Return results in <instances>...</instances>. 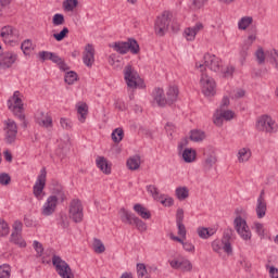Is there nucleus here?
<instances>
[{
  "label": "nucleus",
  "instance_id": "f257e3e1",
  "mask_svg": "<svg viewBox=\"0 0 278 278\" xmlns=\"http://www.w3.org/2000/svg\"><path fill=\"white\" fill-rule=\"evenodd\" d=\"M195 67L200 70V86L205 97H214L216 94V81L205 73V65L195 63Z\"/></svg>",
  "mask_w": 278,
  "mask_h": 278
},
{
  "label": "nucleus",
  "instance_id": "f03ea898",
  "mask_svg": "<svg viewBox=\"0 0 278 278\" xmlns=\"http://www.w3.org/2000/svg\"><path fill=\"white\" fill-rule=\"evenodd\" d=\"M111 49H114L116 53L119 55H126V53H130L132 55H138L140 53V45L134 38H129L127 41H116L110 45Z\"/></svg>",
  "mask_w": 278,
  "mask_h": 278
},
{
  "label": "nucleus",
  "instance_id": "7ed1b4c3",
  "mask_svg": "<svg viewBox=\"0 0 278 278\" xmlns=\"http://www.w3.org/2000/svg\"><path fill=\"white\" fill-rule=\"evenodd\" d=\"M8 108L14 116L24 123V127H27V124L25 123V108L23 99H21V91H14L12 98L8 100Z\"/></svg>",
  "mask_w": 278,
  "mask_h": 278
},
{
  "label": "nucleus",
  "instance_id": "20e7f679",
  "mask_svg": "<svg viewBox=\"0 0 278 278\" xmlns=\"http://www.w3.org/2000/svg\"><path fill=\"white\" fill-rule=\"evenodd\" d=\"M119 218L122 223H125L126 225H135L141 233L147 231V223L136 216V214L127 211L125 207L119 210Z\"/></svg>",
  "mask_w": 278,
  "mask_h": 278
},
{
  "label": "nucleus",
  "instance_id": "39448f33",
  "mask_svg": "<svg viewBox=\"0 0 278 278\" xmlns=\"http://www.w3.org/2000/svg\"><path fill=\"white\" fill-rule=\"evenodd\" d=\"M170 18H173V13H170L169 11H164L162 15L156 17L154 30L157 36H164V34L168 31Z\"/></svg>",
  "mask_w": 278,
  "mask_h": 278
},
{
  "label": "nucleus",
  "instance_id": "423d86ee",
  "mask_svg": "<svg viewBox=\"0 0 278 278\" xmlns=\"http://www.w3.org/2000/svg\"><path fill=\"white\" fill-rule=\"evenodd\" d=\"M52 264L55 267L58 275L62 278H74L73 270L66 261L62 260V257L58 255L52 256Z\"/></svg>",
  "mask_w": 278,
  "mask_h": 278
},
{
  "label": "nucleus",
  "instance_id": "0eeeda50",
  "mask_svg": "<svg viewBox=\"0 0 278 278\" xmlns=\"http://www.w3.org/2000/svg\"><path fill=\"white\" fill-rule=\"evenodd\" d=\"M47 186V168H41L39 176L33 187V194L38 199V201H42L45 197V187Z\"/></svg>",
  "mask_w": 278,
  "mask_h": 278
},
{
  "label": "nucleus",
  "instance_id": "6e6552de",
  "mask_svg": "<svg viewBox=\"0 0 278 278\" xmlns=\"http://www.w3.org/2000/svg\"><path fill=\"white\" fill-rule=\"evenodd\" d=\"M233 227L237 231L238 236H240L243 240H251L252 233L251 228H249V224H247V219L242 218V216H237L233 220Z\"/></svg>",
  "mask_w": 278,
  "mask_h": 278
},
{
  "label": "nucleus",
  "instance_id": "1a4fd4ad",
  "mask_svg": "<svg viewBox=\"0 0 278 278\" xmlns=\"http://www.w3.org/2000/svg\"><path fill=\"white\" fill-rule=\"evenodd\" d=\"M68 214L74 223H81L84 220V205L81 204V200L73 199L70 202Z\"/></svg>",
  "mask_w": 278,
  "mask_h": 278
},
{
  "label": "nucleus",
  "instance_id": "9d476101",
  "mask_svg": "<svg viewBox=\"0 0 278 278\" xmlns=\"http://www.w3.org/2000/svg\"><path fill=\"white\" fill-rule=\"evenodd\" d=\"M4 125V142L7 144H14L18 135V126L14 119H7Z\"/></svg>",
  "mask_w": 278,
  "mask_h": 278
},
{
  "label": "nucleus",
  "instance_id": "9b49d317",
  "mask_svg": "<svg viewBox=\"0 0 278 278\" xmlns=\"http://www.w3.org/2000/svg\"><path fill=\"white\" fill-rule=\"evenodd\" d=\"M256 129L258 131H265L266 134H275L277 131V123L273 119V117L268 115H263L258 118L256 123Z\"/></svg>",
  "mask_w": 278,
  "mask_h": 278
},
{
  "label": "nucleus",
  "instance_id": "f8f14e48",
  "mask_svg": "<svg viewBox=\"0 0 278 278\" xmlns=\"http://www.w3.org/2000/svg\"><path fill=\"white\" fill-rule=\"evenodd\" d=\"M124 79L128 86V88H138V81L140 79V75L131 65H126L124 68Z\"/></svg>",
  "mask_w": 278,
  "mask_h": 278
},
{
  "label": "nucleus",
  "instance_id": "ddd939ff",
  "mask_svg": "<svg viewBox=\"0 0 278 278\" xmlns=\"http://www.w3.org/2000/svg\"><path fill=\"white\" fill-rule=\"evenodd\" d=\"M203 60L204 68H210V71H213V73H218V71H220V68L223 67V61L214 54L206 53L204 54ZM203 73H205V70L203 71Z\"/></svg>",
  "mask_w": 278,
  "mask_h": 278
},
{
  "label": "nucleus",
  "instance_id": "4468645a",
  "mask_svg": "<svg viewBox=\"0 0 278 278\" xmlns=\"http://www.w3.org/2000/svg\"><path fill=\"white\" fill-rule=\"evenodd\" d=\"M0 36L5 45H12V42H18V30L12 26H3L0 31Z\"/></svg>",
  "mask_w": 278,
  "mask_h": 278
},
{
  "label": "nucleus",
  "instance_id": "2eb2a0df",
  "mask_svg": "<svg viewBox=\"0 0 278 278\" xmlns=\"http://www.w3.org/2000/svg\"><path fill=\"white\" fill-rule=\"evenodd\" d=\"M255 40H257V35L255 33H252L243 41V45L241 46V48L239 50L241 64H244L247 58H249V49H251V47H253V42H255Z\"/></svg>",
  "mask_w": 278,
  "mask_h": 278
},
{
  "label": "nucleus",
  "instance_id": "dca6fc26",
  "mask_svg": "<svg viewBox=\"0 0 278 278\" xmlns=\"http://www.w3.org/2000/svg\"><path fill=\"white\" fill-rule=\"evenodd\" d=\"M55 210H58V199L55 195H49L41 208V215L53 216Z\"/></svg>",
  "mask_w": 278,
  "mask_h": 278
},
{
  "label": "nucleus",
  "instance_id": "f3484780",
  "mask_svg": "<svg viewBox=\"0 0 278 278\" xmlns=\"http://www.w3.org/2000/svg\"><path fill=\"white\" fill-rule=\"evenodd\" d=\"M152 98L153 102L159 105V108H166L168 105V100L166 99V96L164 94V89L156 87L152 91Z\"/></svg>",
  "mask_w": 278,
  "mask_h": 278
},
{
  "label": "nucleus",
  "instance_id": "a211bd4d",
  "mask_svg": "<svg viewBox=\"0 0 278 278\" xmlns=\"http://www.w3.org/2000/svg\"><path fill=\"white\" fill-rule=\"evenodd\" d=\"M16 58L14 52H3L0 56V68H12V64L16 62Z\"/></svg>",
  "mask_w": 278,
  "mask_h": 278
},
{
  "label": "nucleus",
  "instance_id": "6ab92c4d",
  "mask_svg": "<svg viewBox=\"0 0 278 278\" xmlns=\"http://www.w3.org/2000/svg\"><path fill=\"white\" fill-rule=\"evenodd\" d=\"M83 62L88 66V68H92V65L94 64V47L91 43H88L85 47Z\"/></svg>",
  "mask_w": 278,
  "mask_h": 278
},
{
  "label": "nucleus",
  "instance_id": "aec40b11",
  "mask_svg": "<svg viewBox=\"0 0 278 278\" xmlns=\"http://www.w3.org/2000/svg\"><path fill=\"white\" fill-rule=\"evenodd\" d=\"M202 29L203 23L201 22L197 23L193 27L186 28L184 33L186 40L192 42V40L197 38V34H199V31H202Z\"/></svg>",
  "mask_w": 278,
  "mask_h": 278
},
{
  "label": "nucleus",
  "instance_id": "412c9836",
  "mask_svg": "<svg viewBox=\"0 0 278 278\" xmlns=\"http://www.w3.org/2000/svg\"><path fill=\"white\" fill-rule=\"evenodd\" d=\"M36 121L38 123V125H40V127H53V118L50 117V115H48V113L45 114V112H39Z\"/></svg>",
  "mask_w": 278,
  "mask_h": 278
},
{
  "label": "nucleus",
  "instance_id": "4be33fe9",
  "mask_svg": "<svg viewBox=\"0 0 278 278\" xmlns=\"http://www.w3.org/2000/svg\"><path fill=\"white\" fill-rule=\"evenodd\" d=\"M179 97V88L177 86H169L166 91L167 105H173L177 102Z\"/></svg>",
  "mask_w": 278,
  "mask_h": 278
},
{
  "label": "nucleus",
  "instance_id": "5701e85b",
  "mask_svg": "<svg viewBox=\"0 0 278 278\" xmlns=\"http://www.w3.org/2000/svg\"><path fill=\"white\" fill-rule=\"evenodd\" d=\"M96 164L105 175H110L112 173V167L108 164V160L104 156H98Z\"/></svg>",
  "mask_w": 278,
  "mask_h": 278
},
{
  "label": "nucleus",
  "instance_id": "b1692460",
  "mask_svg": "<svg viewBox=\"0 0 278 278\" xmlns=\"http://www.w3.org/2000/svg\"><path fill=\"white\" fill-rule=\"evenodd\" d=\"M217 162H218V159L216 157V153L212 152L211 154H208L203 163L204 172L208 173V170H212V167Z\"/></svg>",
  "mask_w": 278,
  "mask_h": 278
},
{
  "label": "nucleus",
  "instance_id": "393cba45",
  "mask_svg": "<svg viewBox=\"0 0 278 278\" xmlns=\"http://www.w3.org/2000/svg\"><path fill=\"white\" fill-rule=\"evenodd\" d=\"M197 233L202 240H207V238H212L216 233V230L214 228L198 227Z\"/></svg>",
  "mask_w": 278,
  "mask_h": 278
},
{
  "label": "nucleus",
  "instance_id": "a878e982",
  "mask_svg": "<svg viewBox=\"0 0 278 278\" xmlns=\"http://www.w3.org/2000/svg\"><path fill=\"white\" fill-rule=\"evenodd\" d=\"M134 210L136 214L144 220H149V218H151V212L147 210V207L142 206V204H135Z\"/></svg>",
  "mask_w": 278,
  "mask_h": 278
},
{
  "label": "nucleus",
  "instance_id": "bb28decb",
  "mask_svg": "<svg viewBox=\"0 0 278 278\" xmlns=\"http://www.w3.org/2000/svg\"><path fill=\"white\" fill-rule=\"evenodd\" d=\"M182 159L187 164H191L197 160V151L192 148H186L182 152Z\"/></svg>",
  "mask_w": 278,
  "mask_h": 278
},
{
  "label": "nucleus",
  "instance_id": "cd10ccee",
  "mask_svg": "<svg viewBox=\"0 0 278 278\" xmlns=\"http://www.w3.org/2000/svg\"><path fill=\"white\" fill-rule=\"evenodd\" d=\"M10 241L13 242V244H16L17 247H21V249H25V247H27V243L23 239L21 232H12Z\"/></svg>",
  "mask_w": 278,
  "mask_h": 278
},
{
  "label": "nucleus",
  "instance_id": "c85d7f7f",
  "mask_svg": "<svg viewBox=\"0 0 278 278\" xmlns=\"http://www.w3.org/2000/svg\"><path fill=\"white\" fill-rule=\"evenodd\" d=\"M50 55V61L53 62L54 64H58L61 71H68V65L56 53L51 52Z\"/></svg>",
  "mask_w": 278,
  "mask_h": 278
},
{
  "label": "nucleus",
  "instance_id": "c756f323",
  "mask_svg": "<svg viewBox=\"0 0 278 278\" xmlns=\"http://www.w3.org/2000/svg\"><path fill=\"white\" fill-rule=\"evenodd\" d=\"M51 197H56L58 203H64L66 200V193L64 192V187L61 185L53 188V194Z\"/></svg>",
  "mask_w": 278,
  "mask_h": 278
},
{
  "label": "nucleus",
  "instance_id": "7c9ffc66",
  "mask_svg": "<svg viewBox=\"0 0 278 278\" xmlns=\"http://www.w3.org/2000/svg\"><path fill=\"white\" fill-rule=\"evenodd\" d=\"M205 137V131L203 130L194 129L190 131V140H192V142H203Z\"/></svg>",
  "mask_w": 278,
  "mask_h": 278
},
{
  "label": "nucleus",
  "instance_id": "2f4dec72",
  "mask_svg": "<svg viewBox=\"0 0 278 278\" xmlns=\"http://www.w3.org/2000/svg\"><path fill=\"white\" fill-rule=\"evenodd\" d=\"M78 121L80 123H86V116H88V104L81 103L77 105Z\"/></svg>",
  "mask_w": 278,
  "mask_h": 278
},
{
  "label": "nucleus",
  "instance_id": "473e14b6",
  "mask_svg": "<svg viewBox=\"0 0 278 278\" xmlns=\"http://www.w3.org/2000/svg\"><path fill=\"white\" fill-rule=\"evenodd\" d=\"M266 201L257 200L256 201V216L257 218H264L266 216Z\"/></svg>",
  "mask_w": 278,
  "mask_h": 278
},
{
  "label": "nucleus",
  "instance_id": "72a5a7b5",
  "mask_svg": "<svg viewBox=\"0 0 278 278\" xmlns=\"http://www.w3.org/2000/svg\"><path fill=\"white\" fill-rule=\"evenodd\" d=\"M127 167L129 170H138L140 168V156L135 155L127 160Z\"/></svg>",
  "mask_w": 278,
  "mask_h": 278
},
{
  "label": "nucleus",
  "instance_id": "f704fd0d",
  "mask_svg": "<svg viewBox=\"0 0 278 278\" xmlns=\"http://www.w3.org/2000/svg\"><path fill=\"white\" fill-rule=\"evenodd\" d=\"M111 138L113 142L118 144V142H122L123 138H125V131L123 130V128H115L111 135Z\"/></svg>",
  "mask_w": 278,
  "mask_h": 278
},
{
  "label": "nucleus",
  "instance_id": "c9c22d12",
  "mask_svg": "<svg viewBox=\"0 0 278 278\" xmlns=\"http://www.w3.org/2000/svg\"><path fill=\"white\" fill-rule=\"evenodd\" d=\"M176 197L179 201H186L190 197V191L187 187H178L176 188Z\"/></svg>",
  "mask_w": 278,
  "mask_h": 278
},
{
  "label": "nucleus",
  "instance_id": "e433bc0d",
  "mask_svg": "<svg viewBox=\"0 0 278 278\" xmlns=\"http://www.w3.org/2000/svg\"><path fill=\"white\" fill-rule=\"evenodd\" d=\"M249 160H251V150L243 148L240 149L238 152V161L239 162H249Z\"/></svg>",
  "mask_w": 278,
  "mask_h": 278
},
{
  "label": "nucleus",
  "instance_id": "4c0bfd02",
  "mask_svg": "<svg viewBox=\"0 0 278 278\" xmlns=\"http://www.w3.org/2000/svg\"><path fill=\"white\" fill-rule=\"evenodd\" d=\"M253 23V17L252 16H243L240 18L238 22V27L241 30H244Z\"/></svg>",
  "mask_w": 278,
  "mask_h": 278
},
{
  "label": "nucleus",
  "instance_id": "58836bf2",
  "mask_svg": "<svg viewBox=\"0 0 278 278\" xmlns=\"http://www.w3.org/2000/svg\"><path fill=\"white\" fill-rule=\"evenodd\" d=\"M21 49H22L24 55H29V53H31V51H34V43H31V40L26 39L24 42H22Z\"/></svg>",
  "mask_w": 278,
  "mask_h": 278
},
{
  "label": "nucleus",
  "instance_id": "ea45409f",
  "mask_svg": "<svg viewBox=\"0 0 278 278\" xmlns=\"http://www.w3.org/2000/svg\"><path fill=\"white\" fill-rule=\"evenodd\" d=\"M93 251L94 253L101 254L105 253V245L103 244V241H101L98 238L93 239Z\"/></svg>",
  "mask_w": 278,
  "mask_h": 278
},
{
  "label": "nucleus",
  "instance_id": "a19ab883",
  "mask_svg": "<svg viewBox=\"0 0 278 278\" xmlns=\"http://www.w3.org/2000/svg\"><path fill=\"white\" fill-rule=\"evenodd\" d=\"M254 55L257 64H264L266 62V53L264 52V48L258 47Z\"/></svg>",
  "mask_w": 278,
  "mask_h": 278
},
{
  "label": "nucleus",
  "instance_id": "79ce46f5",
  "mask_svg": "<svg viewBox=\"0 0 278 278\" xmlns=\"http://www.w3.org/2000/svg\"><path fill=\"white\" fill-rule=\"evenodd\" d=\"M79 4L78 0H65L63 2V8L66 12H73L75 8Z\"/></svg>",
  "mask_w": 278,
  "mask_h": 278
},
{
  "label": "nucleus",
  "instance_id": "37998d69",
  "mask_svg": "<svg viewBox=\"0 0 278 278\" xmlns=\"http://www.w3.org/2000/svg\"><path fill=\"white\" fill-rule=\"evenodd\" d=\"M12 274V268L9 264L0 265V278H10Z\"/></svg>",
  "mask_w": 278,
  "mask_h": 278
},
{
  "label": "nucleus",
  "instance_id": "c03bdc74",
  "mask_svg": "<svg viewBox=\"0 0 278 278\" xmlns=\"http://www.w3.org/2000/svg\"><path fill=\"white\" fill-rule=\"evenodd\" d=\"M65 84H68V86H73L75 81H77V73L75 72H67L64 77Z\"/></svg>",
  "mask_w": 278,
  "mask_h": 278
},
{
  "label": "nucleus",
  "instance_id": "a18cd8bd",
  "mask_svg": "<svg viewBox=\"0 0 278 278\" xmlns=\"http://www.w3.org/2000/svg\"><path fill=\"white\" fill-rule=\"evenodd\" d=\"M52 24L54 25V27L64 25V15L61 13L54 14L52 17Z\"/></svg>",
  "mask_w": 278,
  "mask_h": 278
},
{
  "label": "nucleus",
  "instance_id": "49530a36",
  "mask_svg": "<svg viewBox=\"0 0 278 278\" xmlns=\"http://www.w3.org/2000/svg\"><path fill=\"white\" fill-rule=\"evenodd\" d=\"M180 270L190 273V270H192V263L186 258H180Z\"/></svg>",
  "mask_w": 278,
  "mask_h": 278
},
{
  "label": "nucleus",
  "instance_id": "de8ad7c7",
  "mask_svg": "<svg viewBox=\"0 0 278 278\" xmlns=\"http://www.w3.org/2000/svg\"><path fill=\"white\" fill-rule=\"evenodd\" d=\"M67 34H68V28H67V27H64L60 33L53 34V38H54L58 42H62V40L66 37Z\"/></svg>",
  "mask_w": 278,
  "mask_h": 278
},
{
  "label": "nucleus",
  "instance_id": "09e8293b",
  "mask_svg": "<svg viewBox=\"0 0 278 278\" xmlns=\"http://www.w3.org/2000/svg\"><path fill=\"white\" fill-rule=\"evenodd\" d=\"M10 233V227L5 220L0 218V236H8Z\"/></svg>",
  "mask_w": 278,
  "mask_h": 278
},
{
  "label": "nucleus",
  "instance_id": "8fccbe9b",
  "mask_svg": "<svg viewBox=\"0 0 278 278\" xmlns=\"http://www.w3.org/2000/svg\"><path fill=\"white\" fill-rule=\"evenodd\" d=\"M231 238H233V230L231 228L225 229L222 241L231 242Z\"/></svg>",
  "mask_w": 278,
  "mask_h": 278
},
{
  "label": "nucleus",
  "instance_id": "3c124183",
  "mask_svg": "<svg viewBox=\"0 0 278 278\" xmlns=\"http://www.w3.org/2000/svg\"><path fill=\"white\" fill-rule=\"evenodd\" d=\"M147 191L153 197V199H157L160 197V191L157 190V187L153 185L147 186Z\"/></svg>",
  "mask_w": 278,
  "mask_h": 278
},
{
  "label": "nucleus",
  "instance_id": "603ef678",
  "mask_svg": "<svg viewBox=\"0 0 278 278\" xmlns=\"http://www.w3.org/2000/svg\"><path fill=\"white\" fill-rule=\"evenodd\" d=\"M254 229L257 236H260L261 238H264V235H265L264 224L254 223Z\"/></svg>",
  "mask_w": 278,
  "mask_h": 278
},
{
  "label": "nucleus",
  "instance_id": "864d4df0",
  "mask_svg": "<svg viewBox=\"0 0 278 278\" xmlns=\"http://www.w3.org/2000/svg\"><path fill=\"white\" fill-rule=\"evenodd\" d=\"M10 181H12L10 174H5V173L0 174L1 186H8V185H10Z\"/></svg>",
  "mask_w": 278,
  "mask_h": 278
},
{
  "label": "nucleus",
  "instance_id": "5fc2aeb1",
  "mask_svg": "<svg viewBox=\"0 0 278 278\" xmlns=\"http://www.w3.org/2000/svg\"><path fill=\"white\" fill-rule=\"evenodd\" d=\"M220 114L224 121H231L233 116H236V113H233V111H230V110L222 111Z\"/></svg>",
  "mask_w": 278,
  "mask_h": 278
},
{
  "label": "nucleus",
  "instance_id": "6e6d98bb",
  "mask_svg": "<svg viewBox=\"0 0 278 278\" xmlns=\"http://www.w3.org/2000/svg\"><path fill=\"white\" fill-rule=\"evenodd\" d=\"M223 119H224L223 114L222 113H216L214 115L213 123L217 127H223Z\"/></svg>",
  "mask_w": 278,
  "mask_h": 278
},
{
  "label": "nucleus",
  "instance_id": "4d7b16f0",
  "mask_svg": "<svg viewBox=\"0 0 278 278\" xmlns=\"http://www.w3.org/2000/svg\"><path fill=\"white\" fill-rule=\"evenodd\" d=\"M13 233H22L23 232V223H21L20 220H16L13 224Z\"/></svg>",
  "mask_w": 278,
  "mask_h": 278
},
{
  "label": "nucleus",
  "instance_id": "13d9d810",
  "mask_svg": "<svg viewBox=\"0 0 278 278\" xmlns=\"http://www.w3.org/2000/svg\"><path fill=\"white\" fill-rule=\"evenodd\" d=\"M236 71L235 66H227L226 70L223 72L224 77H232L233 72Z\"/></svg>",
  "mask_w": 278,
  "mask_h": 278
},
{
  "label": "nucleus",
  "instance_id": "bf43d9fd",
  "mask_svg": "<svg viewBox=\"0 0 278 278\" xmlns=\"http://www.w3.org/2000/svg\"><path fill=\"white\" fill-rule=\"evenodd\" d=\"M33 247L38 255H42V252L45 251V249L42 248V243L34 241Z\"/></svg>",
  "mask_w": 278,
  "mask_h": 278
},
{
  "label": "nucleus",
  "instance_id": "052dcab7",
  "mask_svg": "<svg viewBox=\"0 0 278 278\" xmlns=\"http://www.w3.org/2000/svg\"><path fill=\"white\" fill-rule=\"evenodd\" d=\"M184 223V208H178L176 213V224Z\"/></svg>",
  "mask_w": 278,
  "mask_h": 278
},
{
  "label": "nucleus",
  "instance_id": "680f3d73",
  "mask_svg": "<svg viewBox=\"0 0 278 278\" xmlns=\"http://www.w3.org/2000/svg\"><path fill=\"white\" fill-rule=\"evenodd\" d=\"M176 225L178 227V236H180L181 238H186V225H184V223Z\"/></svg>",
  "mask_w": 278,
  "mask_h": 278
},
{
  "label": "nucleus",
  "instance_id": "e2e57ef3",
  "mask_svg": "<svg viewBox=\"0 0 278 278\" xmlns=\"http://www.w3.org/2000/svg\"><path fill=\"white\" fill-rule=\"evenodd\" d=\"M212 249L215 253H220L222 250V244H220V240H214L212 242Z\"/></svg>",
  "mask_w": 278,
  "mask_h": 278
},
{
  "label": "nucleus",
  "instance_id": "0e129e2a",
  "mask_svg": "<svg viewBox=\"0 0 278 278\" xmlns=\"http://www.w3.org/2000/svg\"><path fill=\"white\" fill-rule=\"evenodd\" d=\"M222 242L224 244L223 249L225 253H228V254L232 253L233 249L231 248V241H222Z\"/></svg>",
  "mask_w": 278,
  "mask_h": 278
},
{
  "label": "nucleus",
  "instance_id": "69168bd1",
  "mask_svg": "<svg viewBox=\"0 0 278 278\" xmlns=\"http://www.w3.org/2000/svg\"><path fill=\"white\" fill-rule=\"evenodd\" d=\"M50 55H51V52H49V51L39 52V58H40V60H42V62H45L47 60H51Z\"/></svg>",
  "mask_w": 278,
  "mask_h": 278
},
{
  "label": "nucleus",
  "instance_id": "338daca9",
  "mask_svg": "<svg viewBox=\"0 0 278 278\" xmlns=\"http://www.w3.org/2000/svg\"><path fill=\"white\" fill-rule=\"evenodd\" d=\"M60 123H61V127L63 129H71V127H72L71 121H68L66 118H61Z\"/></svg>",
  "mask_w": 278,
  "mask_h": 278
},
{
  "label": "nucleus",
  "instance_id": "774afa93",
  "mask_svg": "<svg viewBox=\"0 0 278 278\" xmlns=\"http://www.w3.org/2000/svg\"><path fill=\"white\" fill-rule=\"evenodd\" d=\"M269 277L278 278V268L277 267L271 266L269 268Z\"/></svg>",
  "mask_w": 278,
  "mask_h": 278
}]
</instances>
